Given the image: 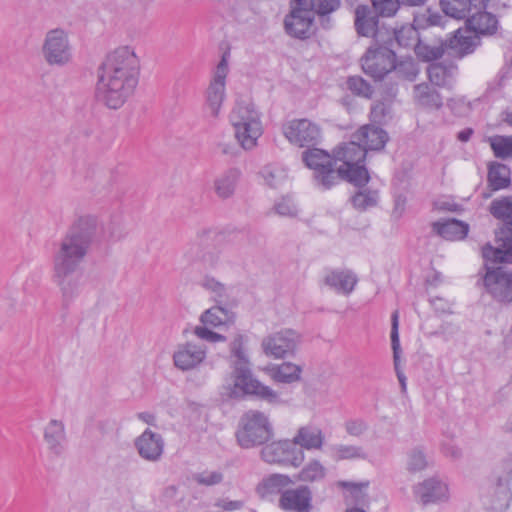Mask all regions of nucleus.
<instances>
[{
  "label": "nucleus",
  "instance_id": "obj_1",
  "mask_svg": "<svg viewBox=\"0 0 512 512\" xmlns=\"http://www.w3.org/2000/svg\"><path fill=\"white\" fill-rule=\"evenodd\" d=\"M99 231L96 216L79 217L58 242L52 257L53 280L60 289L63 302L69 304L83 288L81 269Z\"/></svg>",
  "mask_w": 512,
  "mask_h": 512
},
{
  "label": "nucleus",
  "instance_id": "obj_2",
  "mask_svg": "<svg viewBox=\"0 0 512 512\" xmlns=\"http://www.w3.org/2000/svg\"><path fill=\"white\" fill-rule=\"evenodd\" d=\"M140 59L131 46L109 52L98 70L96 95L109 109L121 108L134 94L139 82Z\"/></svg>",
  "mask_w": 512,
  "mask_h": 512
},
{
  "label": "nucleus",
  "instance_id": "obj_3",
  "mask_svg": "<svg viewBox=\"0 0 512 512\" xmlns=\"http://www.w3.org/2000/svg\"><path fill=\"white\" fill-rule=\"evenodd\" d=\"M223 389L225 395L230 398L240 399L247 395H254L271 405L284 404L276 391L253 377L249 364H233V371L225 380Z\"/></svg>",
  "mask_w": 512,
  "mask_h": 512
},
{
  "label": "nucleus",
  "instance_id": "obj_4",
  "mask_svg": "<svg viewBox=\"0 0 512 512\" xmlns=\"http://www.w3.org/2000/svg\"><path fill=\"white\" fill-rule=\"evenodd\" d=\"M490 213L505 223L496 232L497 246L487 244L483 247V258L494 263H512V197L494 200L490 206Z\"/></svg>",
  "mask_w": 512,
  "mask_h": 512
},
{
  "label": "nucleus",
  "instance_id": "obj_5",
  "mask_svg": "<svg viewBox=\"0 0 512 512\" xmlns=\"http://www.w3.org/2000/svg\"><path fill=\"white\" fill-rule=\"evenodd\" d=\"M366 149L362 144L353 139L336 146L333 150L334 162L342 164L336 169L338 181L346 180L355 186L363 187L370 179L369 173L364 165Z\"/></svg>",
  "mask_w": 512,
  "mask_h": 512
},
{
  "label": "nucleus",
  "instance_id": "obj_6",
  "mask_svg": "<svg viewBox=\"0 0 512 512\" xmlns=\"http://www.w3.org/2000/svg\"><path fill=\"white\" fill-rule=\"evenodd\" d=\"M512 455L503 458L493 468L488 485L482 495V503L490 512H504L511 499Z\"/></svg>",
  "mask_w": 512,
  "mask_h": 512
},
{
  "label": "nucleus",
  "instance_id": "obj_7",
  "mask_svg": "<svg viewBox=\"0 0 512 512\" xmlns=\"http://www.w3.org/2000/svg\"><path fill=\"white\" fill-rule=\"evenodd\" d=\"M274 436L269 416L259 410H248L239 419L235 432L238 445L250 449L269 442Z\"/></svg>",
  "mask_w": 512,
  "mask_h": 512
},
{
  "label": "nucleus",
  "instance_id": "obj_8",
  "mask_svg": "<svg viewBox=\"0 0 512 512\" xmlns=\"http://www.w3.org/2000/svg\"><path fill=\"white\" fill-rule=\"evenodd\" d=\"M41 54L45 63L52 67H65L73 60V47L69 33L63 28L48 30L43 38Z\"/></svg>",
  "mask_w": 512,
  "mask_h": 512
},
{
  "label": "nucleus",
  "instance_id": "obj_9",
  "mask_svg": "<svg viewBox=\"0 0 512 512\" xmlns=\"http://www.w3.org/2000/svg\"><path fill=\"white\" fill-rule=\"evenodd\" d=\"M302 160L309 169L314 171L313 178L319 188L328 190L338 183L333 155L322 149L313 148L302 153Z\"/></svg>",
  "mask_w": 512,
  "mask_h": 512
},
{
  "label": "nucleus",
  "instance_id": "obj_10",
  "mask_svg": "<svg viewBox=\"0 0 512 512\" xmlns=\"http://www.w3.org/2000/svg\"><path fill=\"white\" fill-rule=\"evenodd\" d=\"M229 51L222 54L218 64L211 72L208 87L205 91V103L211 116L218 117L226 98V79L229 74Z\"/></svg>",
  "mask_w": 512,
  "mask_h": 512
},
{
  "label": "nucleus",
  "instance_id": "obj_11",
  "mask_svg": "<svg viewBox=\"0 0 512 512\" xmlns=\"http://www.w3.org/2000/svg\"><path fill=\"white\" fill-rule=\"evenodd\" d=\"M315 12L308 0H292L291 10L284 19V28L288 35L305 39L312 33Z\"/></svg>",
  "mask_w": 512,
  "mask_h": 512
},
{
  "label": "nucleus",
  "instance_id": "obj_12",
  "mask_svg": "<svg viewBox=\"0 0 512 512\" xmlns=\"http://www.w3.org/2000/svg\"><path fill=\"white\" fill-rule=\"evenodd\" d=\"M261 458L270 464H283L298 467L305 459L302 449L295 447L292 440L273 441L261 450Z\"/></svg>",
  "mask_w": 512,
  "mask_h": 512
},
{
  "label": "nucleus",
  "instance_id": "obj_13",
  "mask_svg": "<svg viewBox=\"0 0 512 512\" xmlns=\"http://www.w3.org/2000/svg\"><path fill=\"white\" fill-rule=\"evenodd\" d=\"M300 341L297 331L285 328L266 336L261 345L266 355L282 359L294 355Z\"/></svg>",
  "mask_w": 512,
  "mask_h": 512
},
{
  "label": "nucleus",
  "instance_id": "obj_14",
  "mask_svg": "<svg viewBox=\"0 0 512 512\" xmlns=\"http://www.w3.org/2000/svg\"><path fill=\"white\" fill-rule=\"evenodd\" d=\"M286 139L299 147L315 145L321 138L320 127L308 119H294L282 126Z\"/></svg>",
  "mask_w": 512,
  "mask_h": 512
},
{
  "label": "nucleus",
  "instance_id": "obj_15",
  "mask_svg": "<svg viewBox=\"0 0 512 512\" xmlns=\"http://www.w3.org/2000/svg\"><path fill=\"white\" fill-rule=\"evenodd\" d=\"M362 67L366 74L375 79H382L396 69L395 53L386 47L369 48L362 57Z\"/></svg>",
  "mask_w": 512,
  "mask_h": 512
},
{
  "label": "nucleus",
  "instance_id": "obj_16",
  "mask_svg": "<svg viewBox=\"0 0 512 512\" xmlns=\"http://www.w3.org/2000/svg\"><path fill=\"white\" fill-rule=\"evenodd\" d=\"M174 366L183 371L199 368L207 358V347L204 344L187 341L179 344L173 353Z\"/></svg>",
  "mask_w": 512,
  "mask_h": 512
},
{
  "label": "nucleus",
  "instance_id": "obj_17",
  "mask_svg": "<svg viewBox=\"0 0 512 512\" xmlns=\"http://www.w3.org/2000/svg\"><path fill=\"white\" fill-rule=\"evenodd\" d=\"M484 284L494 299L502 303L512 302V272L498 267H487Z\"/></svg>",
  "mask_w": 512,
  "mask_h": 512
},
{
  "label": "nucleus",
  "instance_id": "obj_18",
  "mask_svg": "<svg viewBox=\"0 0 512 512\" xmlns=\"http://www.w3.org/2000/svg\"><path fill=\"white\" fill-rule=\"evenodd\" d=\"M312 492L308 486H298L283 491L279 506L286 511L309 512L312 505Z\"/></svg>",
  "mask_w": 512,
  "mask_h": 512
},
{
  "label": "nucleus",
  "instance_id": "obj_19",
  "mask_svg": "<svg viewBox=\"0 0 512 512\" xmlns=\"http://www.w3.org/2000/svg\"><path fill=\"white\" fill-rule=\"evenodd\" d=\"M135 447L141 458L149 462H157L164 451V440L160 434L146 429L136 438Z\"/></svg>",
  "mask_w": 512,
  "mask_h": 512
},
{
  "label": "nucleus",
  "instance_id": "obj_20",
  "mask_svg": "<svg viewBox=\"0 0 512 512\" xmlns=\"http://www.w3.org/2000/svg\"><path fill=\"white\" fill-rule=\"evenodd\" d=\"M415 494L423 504L446 501L449 488L446 482L438 477H430L415 487Z\"/></svg>",
  "mask_w": 512,
  "mask_h": 512
},
{
  "label": "nucleus",
  "instance_id": "obj_21",
  "mask_svg": "<svg viewBox=\"0 0 512 512\" xmlns=\"http://www.w3.org/2000/svg\"><path fill=\"white\" fill-rule=\"evenodd\" d=\"M479 45V38L471 30L457 29L453 36L445 41V48L450 54L457 57H464L472 53Z\"/></svg>",
  "mask_w": 512,
  "mask_h": 512
},
{
  "label": "nucleus",
  "instance_id": "obj_22",
  "mask_svg": "<svg viewBox=\"0 0 512 512\" xmlns=\"http://www.w3.org/2000/svg\"><path fill=\"white\" fill-rule=\"evenodd\" d=\"M241 178V170L231 167L220 174L213 180V191L221 200H227L234 196L238 182Z\"/></svg>",
  "mask_w": 512,
  "mask_h": 512
},
{
  "label": "nucleus",
  "instance_id": "obj_23",
  "mask_svg": "<svg viewBox=\"0 0 512 512\" xmlns=\"http://www.w3.org/2000/svg\"><path fill=\"white\" fill-rule=\"evenodd\" d=\"M352 138L358 140L366 151H378L384 148L388 141V134L382 128L368 124L359 128Z\"/></svg>",
  "mask_w": 512,
  "mask_h": 512
},
{
  "label": "nucleus",
  "instance_id": "obj_24",
  "mask_svg": "<svg viewBox=\"0 0 512 512\" xmlns=\"http://www.w3.org/2000/svg\"><path fill=\"white\" fill-rule=\"evenodd\" d=\"M483 9L477 7L467 18L468 29L475 35H493L498 30V19L495 15Z\"/></svg>",
  "mask_w": 512,
  "mask_h": 512
},
{
  "label": "nucleus",
  "instance_id": "obj_25",
  "mask_svg": "<svg viewBox=\"0 0 512 512\" xmlns=\"http://www.w3.org/2000/svg\"><path fill=\"white\" fill-rule=\"evenodd\" d=\"M292 441L295 447L300 446L299 449L302 450H321L325 442V435L319 427L305 425L297 430Z\"/></svg>",
  "mask_w": 512,
  "mask_h": 512
},
{
  "label": "nucleus",
  "instance_id": "obj_26",
  "mask_svg": "<svg viewBox=\"0 0 512 512\" xmlns=\"http://www.w3.org/2000/svg\"><path fill=\"white\" fill-rule=\"evenodd\" d=\"M378 14L366 5L355 9L354 26L358 35L374 37L378 28Z\"/></svg>",
  "mask_w": 512,
  "mask_h": 512
},
{
  "label": "nucleus",
  "instance_id": "obj_27",
  "mask_svg": "<svg viewBox=\"0 0 512 512\" xmlns=\"http://www.w3.org/2000/svg\"><path fill=\"white\" fill-rule=\"evenodd\" d=\"M44 440L51 453L56 456L63 454L66 444V433L64 424L52 419L44 428Z\"/></svg>",
  "mask_w": 512,
  "mask_h": 512
},
{
  "label": "nucleus",
  "instance_id": "obj_28",
  "mask_svg": "<svg viewBox=\"0 0 512 512\" xmlns=\"http://www.w3.org/2000/svg\"><path fill=\"white\" fill-rule=\"evenodd\" d=\"M324 283L337 293L349 295L357 284V277L348 270H333L325 275Z\"/></svg>",
  "mask_w": 512,
  "mask_h": 512
},
{
  "label": "nucleus",
  "instance_id": "obj_29",
  "mask_svg": "<svg viewBox=\"0 0 512 512\" xmlns=\"http://www.w3.org/2000/svg\"><path fill=\"white\" fill-rule=\"evenodd\" d=\"M234 128L235 138L245 150H251L257 145V140L263 133L261 121L237 124Z\"/></svg>",
  "mask_w": 512,
  "mask_h": 512
},
{
  "label": "nucleus",
  "instance_id": "obj_30",
  "mask_svg": "<svg viewBox=\"0 0 512 512\" xmlns=\"http://www.w3.org/2000/svg\"><path fill=\"white\" fill-rule=\"evenodd\" d=\"M293 484L292 479L284 474H271L262 479L257 485V493L265 498L273 494H281Z\"/></svg>",
  "mask_w": 512,
  "mask_h": 512
},
{
  "label": "nucleus",
  "instance_id": "obj_31",
  "mask_svg": "<svg viewBox=\"0 0 512 512\" xmlns=\"http://www.w3.org/2000/svg\"><path fill=\"white\" fill-rule=\"evenodd\" d=\"M235 313L221 305H215L205 310L200 316V322L206 326L219 327L235 322Z\"/></svg>",
  "mask_w": 512,
  "mask_h": 512
},
{
  "label": "nucleus",
  "instance_id": "obj_32",
  "mask_svg": "<svg viewBox=\"0 0 512 512\" xmlns=\"http://www.w3.org/2000/svg\"><path fill=\"white\" fill-rule=\"evenodd\" d=\"M399 313L398 311H394L391 316V345L393 350V360H394V368L401 385L402 392L406 391V376L400 367V340H399Z\"/></svg>",
  "mask_w": 512,
  "mask_h": 512
},
{
  "label": "nucleus",
  "instance_id": "obj_33",
  "mask_svg": "<svg viewBox=\"0 0 512 512\" xmlns=\"http://www.w3.org/2000/svg\"><path fill=\"white\" fill-rule=\"evenodd\" d=\"M252 121H261L254 104L247 100L237 101L229 114L230 124L237 126V124L252 123Z\"/></svg>",
  "mask_w": 512,
  "mask_h": 512
},
{
  "label": "nucleus",
  "instance_id": "obj_34",
  "mask_svg": "<svg viewBox=\"0 0 512 512\" xmlns=\"http://www.w3.org/2000/svg\"><path fill=\"white\" fill-rule=\"evenodd\" d=\"M433 231L446 240H461L468 233V225L456 219H448L444 222H435Z\"/></svg>",
  "mask_w": 512,
  "mask_h": 512
},
{
  "label": "nucleus",
  "instance_id": "obj_35",
  "mask_svg": "<svg viewBox=\"0 0 512 512\" xmlns=\"http://www.w3.org/2000/svg\"><path fill=\"white\" fill-rule=\"evenodd\" d=\"M269 371L275 382L290 384L300 380L302 367L291 362H283L272 366Z\"/></svg>",
  "mask_w": 512,
  "mask_h": 512
},
{
  "label": "nucleus",
  "instance_id": "obj_36",
  "mask_svg": "<svg viewBox=\"0 0 512 512\" xmlns=\"http://www.w3.org/2000/svg\"><path fill=\"white\" fill-rule=\"evenodd\" d=\"M414 98L416 102L428 109H439L443 105L440 94L428 84L422 83L414 87Z\"/></svg>",
  "mask_w": 512,
  "mask_h": 512
},
{
  "label": "nucleus",
  "instance_id": "obj_37",
  "mask_svg": "<svg viewBox=\"0 0 512 512\" xmlns=\"http://www.w3.org/2000/svg\"><path fill=\"white\" fill-rule=\"evenodd\" d=\"M457 67L453 64L434 63L428 67V77L432 84L444 87L450 84Z\"/></svg>",
  "mask_w": 512,
  "mask_h": 512
},
{
  "label": "nucleus",
  "instance_id": "obj_38",
  "mask_svg": "<svg viewBox=\"0 0 512 512\" xmlns=\"http://www.w3.org/2000/svg\"><path fill=\"white\" fill-rule=\"evenodd\" d=\"M440 4L444 13L455 19H467L475 9L470 0H440Z\"/></svg>",
  "mask_w": 512,
  "mask_h": 512
},
{
  "label": "nucleus",
  "instance_id": "obj_39",
  "mask_svg": "<svg viewBox=\"0 0 512 512\" xmlns=\"http://www.w3.org/2000/svg\"><path fill=\"white\" fill-rule=\"evenodd\" d=\"M330 451L335 461L364 460L367 458L364 448L357 445L336 444L331 446Z\"/></svg>",
  "mask_w": 512,
  "mask_h": 512
},
{
  "label": "nucleus",
  "instance_id": "obj_40",
  "mask_svg": "<svg viewBox=\"0 0 512 512\" xmlns=\"http://www.w3.org/2000/svg\"><path fill=\"white\" fill-rule=\"evenodd\" d=\"M198 248L195 246H191L186 252V256L191 260L199 259L202 261L204 266L208 268H217L221 265L223 261V251L219 247H207L200 257H194V254L197 252Z\"/></svg>",
  "mask_w": 512,
  "mask_h": 512
},
{
  "label": "nucleus",
  "instance_id": "obj_41",
  "mask_svg": "<svg viewBox=\"0 0 512 512\" xmlns=\"http://www.w3.org/2000/svg\"><path fill=\"white\" fill-rule=\"evenodd\" d=\"M488 181L492 190L506 188L510 184V170L501 163H493L489 166Z\"/></svg>",
  "mask_w": 512,
  "mask_h": 512
},
{
  "label": "nucleus",
  "instance_id": "obj_42",
  "mask_svg": "<svg viewBox=\"0 0 512 512\" xmlns=\"http://www.w3.org/2000/svg\"><path fill=\"white\" fill-rule=\"evenodd\" d=\"M103 233L104 237L111 241H120L129 233L128 224L121 216H112Z\"/></svg>",
  "mask_w": 512,
  "mask_h": 512
},
{
  "label": "nucleus",
  "instance_id": "obj_43",
  "mask_svg": "<svg viewBox=\"0 0 512 512\" xmlns=\"http://www.w3.org/2000/svg\"><path fill=\"white\" fill-rule=\"evenodd\" d=\"M378 192L376 190L364 189L357 192L352 198L353 207L359 211H365L375 207L378 203Z\"/></svg>",
  "mask_w": 512,
  "mask_h": 512
},
{
  "label": "nucleus",
  "instance_id": "obj_44",
  "mask_svg": "<svg viewBox=\"0 0 512 512\" xmlns=\"http://www.w3.org/2000/svg\"><path fill=\"white\" fill-rule=\"evenodd\" d=\"M428 465V457L422 448L415 447L407 453L406 467L409 472L423 471Z\"/></svg>",
  "mask_w": 512,
  "mask_h": 512
},
{
  "label": "nucleus",
  "instance_id": "obj_45",
  "mask_svg": "<svg viewBox=\"0 0 512 512\" xmlns=\"http://www.w3.org/2000/svg\"><path fill=\"white\" fill-rule=\"evenodd\" d=\"M326 475L325 467L320 461L314 459L308 462L299 472V480L304 482H315L324 479Z\"/></svg>",
  "mask_w": 512,
  "mask_h": 512
},
{
  "label": "nucleus",
  "instance_id": "obj_46",
  "mask_svg": "<svg viewBox=\"0 0 512 512\" xmlns=\"http://www.w3.org/2000/svg\"><path fill=\"white\" fill-rule=\"evenodd\" d=\"M394 35L398 45L404 48L414 49L420 40L418 30L411 25L402 26Z\"/></svg>",
  "mask_w": 512,
  "mask_h": 512
},
{
  "label": "nucleus",
  "instance_id": "obj_47",
  "mask_svg": "<svg viewBox=\"0 0 512 512\" xmlns=\"http://www.w3.org/2000/svg\"><path fill=\"white\" fill-rule=\"evenodd\" d=\"M416 55L424 61H433L442 57L445 48V42L439 45H429L419 40L414 48Z\"/></svg>",
  "mask_w": 512,
  "mask_h": 512
},
{
  "label": "nucleus",
  "instance_id": "obj_48",
  "mask_svg": "<svg viewBox=\"0 0 512 512\" xmlns=\"http://www.w3.org/2000/svg\"><path fill=\"white\" fill-rule=\"evenodd\" d=\"M491 148L498 158L512 157V136H494L489 139Z\"/></svg>",
  "mask_w": 512,
  "mask_h": 512
},
{
  "label": "nucleus",
  "instance_id": "obj_49",
  "mask_svg": "<svg viewBox=\"0 0 512 512\" xmlns=\"http://www.w3.org/2000/svg\"><path fill=\"white\" fill-rule=\"evenodd\" d=\"M262 177L272 188L279 187L287 178L286 171L276 165H267L262 169Z\"/></svg>",
  "mask_w": 512,
  "mask_h": 512
},
{
  "label": "nucleus",
  "instance_id": "obj_50",
  "mask_svg": "<svg viewBox=\"0 0 512 512\" xmlns=\"http://www.w3.org/2000/svg\"><path fill=\"white\" fill-rule=\"evenodd\" d=\"M224 479V475L219 470H204L201 472L194 473L192 475V480L200 485L205 487H212L219 485L222 483Z\"/></svg>",
  "mask_w": 512,
  "mask_h": 512
},
{
  "label": "nucleus",
  "instance_id": "obj_51",
  "mask_svg": "<svg viewBox=\"0 0 512 512\" xmlns=\"http://www.w3.org/2000/svg\"><path fill=\"white\" fill-rule=\"evenodd\" d=\"M244 342V336L237 333L230 343L231 356L236 358L234 364H249V360L244 349Z\"/></svg>",
  "mask_w": 512,
  "mask_h": 512
},
{
  "label": "nucleus",
  "instance_id": "obj_52",
  "mask_svg": "<svg viewBox=\"0 0 512 512\" xmlns=\"http://www.w3.org/2000/svg\"><path fill=\"white\" fill-rule=\"evenodd\" d=\"M347 87L358 96L365 98L372 97L373 90L371 85L359 76L349 77L347 80Z\"/></svg>",
  "mask_w": 512,
  "mask_h": 512
},
{
  "label": "nucleus",
  "instance_id": "obj_53",
  "mask_svg": "<svg viewBox=\"0 0 512 512\" xmlns=\"http://www.w3.org/2000/svg\"><path fill=\"white\" fill-rule=\"evenodd\" d=\"M373 9L378 15L384 17L393 16L399 5L402 4L400 0H371Z\"/></svg>",
  "mask_w": 512,
  "mask_h": 512
},
{
  "label": "nucleus",
  "instance_id": "obj_54",
  "mask_svg": "<svg viewBox=\"0 0 512 512\" xmlns=\"http://www.w3.org/2000/svg\"><path fill=\"white\" fill-rule=\"evenodd\" d=\"M200 285L205 290L214 294L216 300L221 299L226 296L225 285L213 277L205 276L201 280Z\"/></svg>",
  "mask_w": 512,
  "mask_h": 512
},
{
  "label": "nucleus",
  "instance_id": "obj_55",
  "mask_svg": "<svg viewBox=\"0 0 512 512\" xmlns=\"http://www.w3.org/2000/svg\"><path fill=\"white\" fill-rule=\"evenodd\" d=\"M210 326H206L204 324L195 326L193 329V334L204 341L210 343L224 342L226 341V337L222 334L216 333L209 329Z\"/></svg>",
  "mask_w": 512,
  "mask_h": 512
},
{
  "label": "nucleus",
  "instance_id": "obj_56",
  "mask_svg": "<svg viewBox=\"0 0 512 512\" xmlns=\"http://www.w3.org/2000/svg\"><path fill=\"white\" fill-rule=\"evenodd\" d=\"M311 3V9L318 15H327L340 6V0H308Z\"/></svg>",
  "mask_w": 512,
  "mask_h": 512
},
{
  "label": "nucleus",
  "instance_id": "obj_57",
  "mask_svg": "<svg viewBox=\"0 0 512 512\" xmlns=\"http://www.w3.org/2000/svg\"><path fill=\"white\" fill-rule=\"evenodd\" d=\"M346 433L352 437L359 438L368 430V424L361 418L349 419L344 423Z\"/></svg>",
  "mask_w": 512,
  "mask_h": 512
},
{
  "label": "nucleus",
  "instance_id": "obj_58",
  "mask_svg": "<svg viewBox=\"0 0 512 512\" xmlns=\"http://www.w3.org/2000/svg\"><path fill=\"white\" fill-rule=\"evenodd\" d=\"M275 211L280 216L294 217L297 215V207L292 199L285 197L275 204Z\"/></svg>",
  "mask_w": 512,
  "mask_h": 512
},
{
  "label": "nucleus",
  "instance_id": "obj_59",
  "mask_svg": "<svg viewBox=\"0 0 512 512\" xmlns=\"http://www.w3.org/2000/svg\"><path fill=\"white\" fill-rule=\"evenodd\" d=\"M245 505L242 500H230L228 498H219L215 501L214 506L221 508L224 512H233L241 510Z\"/></svg>",
  "mask_w": 512,
  "mask_h": 512
},
{
  "label": "nucleus",
  "instance_id": "obj_60",
  "mask_svg": "<svg viewBox=\"0 0 512 512\" xmlns=\"http://www.w3.org/2000/svg\"><path fill=\"white\" fill-rule=\"evenodd\" d=\"M387 113V106L383 102H377L375 103L371 108V119L374 122L381 123Z\"/></svg>",
  "mask_w": 512,
  "mask_h": 512
},
{
  "label": "nucleus",
  "instance_id": "obj_61",
  "mask_svg": "<svg viewBox=\"0 0 512 512\" xmlns=\"http://www.w3.org/2000/svg\"><path fill=\"white\" fill-rule=\"evenodd\" d=\"M431 305L434 310L441 314L451 313V305L450 303L440 297H435L430 300Z\"/></svg>",
  "mask_w": 512,
  "mask_h": 512
},
{
  "label": "nucleus",
  "instance_id": "obj_62",
  "mask_svg": "<svg viewBox=\"0 0 512 512\" xmlns=\"http://www.w3.org/2000/svg\"><path fill=\"white\" fill-rule=\"evenodd\" d=\"M443 453L445 456L457 460L462 457V450L457 445L452 443H445L442 446Z\"/></svg>",
  "mask_w": 512,
  "mask_h": 512
},
{
  "label": "nucleus",
  "instance_id": "obj_63",
  "mask_svg": "<svg viewBox=\"0 0 512 512\" xmlns=\"http://www.w3.org/2000/svg\"><path fill=\"white\" fill-rule=\"evenodd\" d=\"M137 418L146 424H149V425L155 424V416L149 412H140L137 414Z\"/></svg>",
  "mask_w": 512,
  "mask_h": 512
},
{
  "label": "nucleus",
  "instance_id": "obj_64",
  "mask_svg": "<svg viewBox=\"0 0 512 512\" xmlns=\"http://www.w3.org/2000/svg\"><path fill=\"white\" fill-rule=\"evenodd\" d=\"M473 134V130L471 128H466L458 133V140L461 142H467Z\"/></svg>",
  "mask_w": 512,
  "mask_h": 512
}]
</instances>
